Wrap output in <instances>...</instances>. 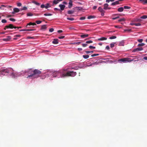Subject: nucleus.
I'll use <instances>...</instances> for the list:
<instances>
[{
    "mask_svg": "<svg viewBox=\"0 0 147 147\" xmlns=\"http://www.w3.org/2000/svg\"><path fill=\"white\" fill-rule=\"evenodd\" d=\"M119 4V1H115L113 3H111V5H114L117 4Z\"/></svg>",
    "mask_w": 147,
    "mask_h": 147,
    "instance_id": "nucleus-17",
    "label": "nucleus"
},
{
    "mask_svg": "<svg viewBox=\"0 0 147 147\" xmlns=\"http://www.w3.org/2000/svg\"><path fill=\"white\" fill-rule=\"evenodd\" d=\"M15 37H20L21 36V35L19 34L16 35L14 36Z\"/></svg>",
    "mask_w": 147,
    "mask_h": 147,
    "instance_id": "nucleus-56",
    "label": "nucleus"
},
{
    "mask_svg": "<svg viewBox=\"0 0 147 147\" xmlns=\"http://www.w3.org/2000/svg\"><path fill=\"white\" fill-rule=\"evenodd\" d=\"M135 25L136 26H140L141 25V24L140 23H135Z\"/></svg>",
    "mask_w": 147,
    "mask_h": 147,
    "instance_id": "nucleus-45",
    "label": "nucleus"
},
{
    "mask_svg": "<svg viewBox=\"0 0 147 147\" xmlns=\"http://www.w3.org/2000/svg\"><path fill=\"white\" fill-rule=\"evenodd\" d=\"M57 32H58V33H61V32H63V31H62V30H58L57 31Z\"/></svg>",
    "mask_w": 147,
    "mask_h": 147,
    "instance_id": "nucleus-63",
    "label": "nucleus"
},
{
    "mask_svg": "<svg viewBox=\"0 0 147 147\" xmlns=\"http://www.w3.org/2000/svg\"><path fill=\"white\" fill-rule=\"evenodd\" d=\"M89 48L90 49H95V47H93L92 46H90L89 47Z\"/></svg>",
    "mask_w": 147,
    "mask_h": 147,
    "instance_id": "nucleus-48",
    "label": "nucleus"
},
{
    "mask_svg": "<svg viewBox=\"0 0 147 147\" xmlns=\"http://www.w3.org/2000/svg\"><path fill=\"white\" fill-rule=\"evenodd\" d=\"M109 6V5L107 3H105L104 5L103 9L106 10L107 9V7Z\"/></svg>",
    "mask_w": 147,
    "mask_h": 147,
    "instance_id": "nucleus-15",
    "label": "nucleus"
},
{
    "mask_svg": "<svg viewBox=\"0 0 147 147\" xmlns=\"http://www.w3.org/2000/svg\"><path fill=\"white\" fill-rule=\"evenodd\" d=\"M143 59H144L145 60H147V57H144Z\"/></svg>",
    "mask_w": 147,
    "mask_h": 147,
    "instance_id": "nucleus-64",
    "label": "nucleus"
},
{
    "mask_svg": "<svg viewBox=\"0 0 147 147\" xmlns=\"http://www.w3.org/2000/svg\"><path fill=\"white\" fill-rule=\"evenodd\" d=\"M14 26H13V25L11 24H9L8 25L6 26V28H9L12 29L14 28Z\"/></svg>",
    "mask_w": 147,
    "mask_h": 147,
    "instance_id": "nucleus-9",
    "label": "nucleus"
},
{
    "mask_svg": "<svg viewBox=\"0 0 147 147\" xmlns=\"http://www.w3.org/2000/svg\"><path fill=\"white\" fill-rule=\"evenodd\" d=\"M117 10L119 12H122L123 10V7H119L118 9Z\"/></svg>",
    "mask_w": 147,
    "mask_h": 147,
    "instance_id": "nucleus-19",
    "label": "nucleus"
},
{
    "mask_svg": "<svg viewBox=\"0 0 147 147\" xmlns=\"http://www.w3.org/2000/svg\"><path fill=\"white\" fill-rule=\"evenodd\" d=\"M27 39H34V37H30V36H28L27 37Z\"/></svg>",
    "mask_w": 147,
    "mask_h": 147,
    "instance_id": "nucleus-42",
    "label": "nucleus"
},
{
    "mask_svg": "<svg viewBox=\"0 0 147 147\" xmlns=\"http://www.w3.org/2000/svg\"><path fill=\"white\" fill-rule=\"evenodd\" d=\"M107 39V38L105 37H102L100 38H98V41H102L106 40Z\"/></svg>",
    "mask_w": 147,
    "mask_h": 147,
    "instance_id": "nucleus-14",
    "label": "nucleus"
},
{
    "mask_svg": "<svg viewBox=\"0 0 147 147\" xmlns=\"http://www.w3.org/2000/svg\"><path fill=\"white\" fill-rule=\"evenodd\" d=\"M54 10H58L59 11H60V9H57V8H54Z\"/></svg>",
    "mask_w": 147,
    "mask_h": 147,
    "instance_id": "nucleus-58",
    "label": "nucleus"
},
{
    "mask_svg": "<svg viewBox=\"0 0 147 147\" xmlns=\"http://www.w3.org/2000/svg\"><path fill=\"white\" fill-rule=\"evenodd\" d=\"M97 8V6H94L93 7V9H95Z\"/></svg>",
    "mask_w": 147,
    "mask_h": 147,
    "instance_id": "nucleus-62",
    "label": "nucleus"
},
{
    "mask_svg": "<svg viewBox=\"0 0 147 147\" xmlns=\"http://www.w3.org/2000/svg\"><path fill=\"white\" fill-rule=\"evenodd\" d=\"M88 34H82L80 36L83 38L88 37Z\"/></svg>",
    "mask_w": 147,
    "mask_h": 147,
    "instance_id": "nucleus-18",
    "label": "nucleus"
},
{
    "mask_svg": "<svg viewBox=\"0 0 147 147\" xmlns=\"http://www.w3.org/2000/svg\"><path fill=\"white\" fill-rule=\"evenodd\" d=\"M124 45V43L123 42H120L119 46H123Z\"/></svg>",
    "mask_w": 147,
    "mask_h": 147,
    "instance_id": "nucleus-29",
    "label": "nucleus"
},
{
    "mask_svg": "<svg viewBox=\"0 0 147 147\" xmlns=\"http://www.w3.org/2000/svg\"><path fill=\"white\" fill-rule=\"evenodd\" d=\"M11 76H12V78H14L17 77V74L14 72H12Z\"/></svg>",
    "mask_w": 147,
    "mask_h": 147,
    "instance_id": "nucleus-13",
    "label": "nucleus"
},
{
    "mask_svg": "<svg viewBox=\"0 0 147 147\" xmlns=\"http://www.w3.org/2000/svg\"><path fill=\"white\" fill-rule=\"evenodd\" d=\"M73 5L72 1V0H69V3L68 7L69 8H71Z\"/></svg>",
    "mask_w": 147,
    "mask_h": 147,
    "instance_id": "nucleus-11",
    "label": "nucleus"
},
{
    "mask_svg": "<svg viewBox=\"0 0 147 147\" xmlns=\"http://www.w3.org/2000/svg\"><path fill=\"white\" fill-rule=\"evenodd\" d=\"M101 63V61H99L98 62H96L93 63V64L97 65L99 63Z\"/></svg>",
    "mask_w": 147,
    "mask_h": 147,
    "instance_id": "nucleus-24",
    "label": "nucleus"
},
{
    "mask_svg": "<svg viewBox=\"0 0 147 147\" xmlns=\"http://www.w3.org/2000/svg\"><path fill=\"white\" fill-rule=\"evenodd\" d=\"M125 19L124 18H122L120 19L119 20H118L119 22H121V21H125Z\"/></svg>",
    "mask_w": 147,
    "mask_h": 147,
    "instance_id": "nucleus-32",
    "label": "nucleus"
},
{
    "mask_svg": "<svg viewBox=\"0 0 147 147\" xmlns=\"http://www.w3.org/2000/svg\"><path fill=\"white\" fill-rule=\"evenodd\" d=\"M117 37L115 36H113L109 37V38L110 39H113L116 38Z\"/></svg>",
    "mask_w": 147,
    "mask_h": 147,
    "instance_id": "nucleus-34",
    "label": "nucleus"
},
{
    "mask_svg": "<svg viewBox=\"0 0 147 147\" xmlns=\"http://www.w3.org/2000/svg\"><path fill=\"white\" fill-rule=\"evenodd\" d=\"M143 49L142 47H138L134 49L132 51L133 52H136L137 51H141L143 50Z\"/></svg>",
    "mask_w": 147,
    "mask_h": 147,
    "instance_id": "nucleus-6",
    "label": "nucleus"
},
{
    "mask_svg": "<svg viewBox=\"0 0 147 147\" xmlns=\"http://www.w3.org/2000/svg\"><path fill=\"white\" fill-rule=\"evenodd\" d=\"M83 57L85 59H87L89 58V55H83Z\"/></svg>",
    "mask_w": 147,
    "mask_h": 147,
    "instance_id": "nucleus-26",
    "label": "nucleus"
},
{
    "mask_svg": "<svg viewBox=\"0 0 147 147\" xmlns=\"http://www.w3.org/2000/svg\"><path fill=\"white\" fill-rule=\"evenodd\" d=\"M1 22L3 23H6L7 22L6 20L5 19H3L2 20Z\"/></svg>",
    "mask_w": 147,
    "mask_h": 147,
    "instance_id": "nucleus-43",
    "label": "nucleus"
},
{
    "mask_svg": "<svg viewBox=\"0 0 147 147\" xmlns=\"http://www.w3.org/2000/svg\"><path fill=\"white\" fill-rule=\"evenodd\" d=\"M41 22H42V21H40V20L36 21V23L37 24H40V23H41Z\"/></svg>",
    "mask_w": 147,
    "mask_h": 147,
    "instance_id": "nucleus-39",
    "label": "nucleus"
},
{
    "mask_svg": "<svg viewBox=\"0 0 147 147\" xmlns=\"http://www.w3.org/2000/svg\"><path fill=\"white\" fill-rule=\"evenodd\" d=\"M87 45V44H82V46L83 47H86Z\"/></svg>",
    "mask_w": 147,
    "mask_h": 147,
    "instance_id": "nucleus-54",
    "label": "nucleus"
},
{
    "mask_svg": "<svg viewBox=\"0 0 147 147\" xmlns=\"http://www.w3.org/2000/svg\"><path fill=\"white\" fill-rule=\"evenodd\" d=\"M106 49H107L109 50L110 49V47L109 46H107L106 47Z\"/></svg>",
    "mask_w": 147,
    "mask_h": 147,
    "instance_id": "nucleus-60",
    "label": "nucleus"
},
{
    "mask_svg": "<svg viewBox=\"0 0 147 147\" xmlns=\"http://www.w3.org/2000/svg\"><path fill=\"white\" fill-rule=\"evenodd\" d=\"M52 15V14H51V13H45L44 14V15L45 16H51Z\"/></svg>",
    "mask_w": 147,
    "mask_h": 147,
    "instance_id": "nucleus-36",
    "label": "nucleus"
},
{
    "mask_svg": "<svg viewBox=\"0 0 147 147\" xmlns=\"http://www.w3.org/2000/svg\"><path fill=\"white\" fill-rule=\"evenodd\" d=\"M40 7L42 8H45V5L44 4H42L41 5Z\"/></svg>",
    "mask_w": 147,
    "mask_h": 147,
    "instance_id": "nucleus-52",
    "label": "nucleus"
},
{
    "mask_svg": "<svg viewBox=\"0 0 147 147\" xmlns=\"http://www.w3.org/2000/svg\"><path fill=\"white\" fill-rule=\"evenodd\" d=\"M74 11L72 10H69L67 11V13L69 14H72L74 13Z\"/></svg>",
    "mask_w": 147,
    "mask_h": 147,
    "instance_id": "nucleus-21",
    "label": "nucleus"
},
{
    "mask_svg": "<svg viewBox=\"0 0 147 147\" xmlns=\"http://www.w3.org/2000/svg\"><path fill=\"white\" fill-rule=\"evenodd\" d=\"M47 28L46 25H44L41 26V30H45Z\"/></svg>",
    "mask_w": 147,
    "mask_h": 147,
    "instance_id": "nucleus-16",
    "label": "nucleus"
},
{
    "mask_svg": "<svg viewBox=\"0 0 147 147\" xmlns=\"http://www.w3.org/2000/svg\"><path fill=\"white\" fill-rule=\"evenodd\" d=\"M92 42H93V41H92L89 40V41H86V43L89 44V43H92Z\"/></svg>",
    "mask_w": 147,
    "mask_h": 147,
    "instance_id": "nucleus-40",
    "label": "nucleus"
},
{
    "mask_svg": "<svg viewBox=\"0 0 147 147\" xmlns=\"http://www.w3.org/2000/svg\"><path fill=\"white\" fill-rule=\"evenodd\" d=\"M143 40V39H139L138 40V41L139 42H142Z\"/></svg>",
    "mask_w": 147,
    "mask_h": 147,
    "instance_id": "nucleus-46",
    "label": "nucleus"
},
{
    "mask_svg": "<svg viewBox=\"0 0 147 147\" xmlns=\"http://www.w3.org/2000/svg\"><path fill=\"white\" fill-rule=\"evenodd\" d=\"M133 61V59H131L130 58H125L119 59L118 60L119 62H122L123 63H126L127 62H131Z\"/></svg>",
    "mask_w": 147,
    "mask_h": 147,
    "instance_id": "nucleus-4",
    "label": "nucleus"
},
{
    "mask_svg": "<svg viewBox=\"0 0 147 147\" xmlns=\"http://www.w3.org/2000/svg\"><path fill=\"white\" fill-rule=\"evenodd\" d=\"M76 72L73 71H66L64 70L63 73L60 75V77L61 78H63L68 76L74 77L76 76Z\"/></svg>",
    "mask_w": 147,
    "mask_h": 147,
    "instance_id": "nucleus-2",
    "label": "nucleus"
},
{
    "mask_svg": "<svg viewBox=\"0 0 147 147\" xmlns=\"http://www.w3.org/2000/svg\"><path fill=\"white\" fill-rule=\"evenodd\" d=\"M116 43V42H113L110 44V47L111 48L113 47L114 46V45Z\"/></svg>",
    "mask_w": 147,
    "mask_h": 147,
    "instance_id": "nucleus-28",
    "label": "nucleus"
},
{
    "mask_svg": "<svg viewBox=\"0 0 147 147\" xmlns=\"http://www.w3.org/2000/svg\"><path fill=\"white\" fill-rule=\"evenodd\" d=\"M58 2L57 0H54L53 1V3L54 4L56 5L58 3Z\"/></svg>",
    "mask_w": 147,
    "mask_h": 147,
    "instance_id": "nucleus-25",
    "label": "nucleus"
},
{
    "mask_svg": "<svg viewBox=\"0 0 147 147\" xmlns=\"http://www.w3.org/2000/svg\"><path fill=\"white\" fill-rule=\"evenodd\" d=\"M26 73H28V76L26 77L27 78L33 79L39 77L41 72L38 69L33 70L32 69H30L26 71Z\"/></svg>",
    "mask_w": 147,
    "mask_h": 147,
    "instance_id": "nucleus-1",
    "label": "nucleus"
},
{
    "mask_svg": "<svg viewBox=\"0 0 147 147\" xmlns=\"http://www.w3.org/2000/svg\"><path fill=\"white\" fill-rule=\"evenodd\" d=\"M85 52L87 54H88L90 53H93V51H85Z\"/></svg>",
    "mask_w": 147,
    "mask_h": 147,
    "instance_id": "nucleus-41",
    "label": "nucleus"
},
{
    "mask_svg": "<svg viewBox=\"0 0 147 147\" xmlns=\"http://www.w3.org/2000/svg\"><path fill=\"white\" fill-rule=\"evenodd\" d=\"M9 20L13 22H15V20L13 18H10L9 19Z\"/></svg>",
    "mask_w": 147,
    "mask_h": 147,
    "instance_id": "nucleus-51",
    "label": "nucleus"
},
{
    "mask_svg": "<svg viewBox=\"0 0 147 147\" xmlns=\"http://www.w3.org/2000/svg\"><path fill=\"white\" fill-rule=\"evenodd\" d=\"M59 7L60 8V11H61V10L63 11L64 9V8L65 7V5H63L60 4L59 5Z\"/></svg>",
    "mask_w": 147,
    "mask_h": 147,
    "instance_id": "nucleus-8",
    "label": "nucleus"
},
{
    "mask_svg": "<svg viewBox=\"0 0 147 147\" xmlns=\"http://www.w3.org/2000/svg\"><path fill=\"white\" fill-rule=\"evenodd\" d=\"M27 31V29H22L20 30V31Z\"/></svg>",
    "mask_w": 147,
    "mask_h": 147,
    "instance_id": "nucleus-57",
    "label": "nucleus"
},
{
    "mask_svg": "<svg viewBox=\"0 0 147 147\" xmlns=\"http://www.w3.org/2000/svg\"><path fill=\"white\" fill-rule=\"evenodd\" d=\"M51 5L50 4L47 3L45 5V8L47 9L48 8L51 7Z\"/></svg>",
    "mask_w": 147,
    "mask_h": 147,
    "instance_id": "nucleus-22",
    "label": "nucleus"
},
{
    "mask_svg": "<svg viewBox=\"0 0 147 147\" xmlns=\"http://www.w3.org/2000/svg\"><path fill=\"white\" fill-rule=\"evenodd\" d=\"M11 39V37L9 36H8L6 37V38H4L3 39V40L4 41H9Z\"/></svg>",
    "mask_w": 147,
    "mask_h": 147,
    "instance_id": "nucleus-7",
    "label": "nucleus"
},
{
    "mask_svg": "<svg viewBox=\"0 0 147 147\" xmlns=\"http://www.w3.org/2000/svg\"><path fill=\"white\" fill-rule=\"evenodd\" d=\"M130 8H131V7H129L128 6H124V7H123V9L124 8V9H130Z\"/></svg>",
    "mask_w": 147,
    "mask_h": 147,
    "instance_id": "nucleus-35",
    "label": "nucleus"
},
{
    "mask_svg": "<svg viewBox=\"0 0 147 147\" xmlns=\"http://www.w3.org/2000/svg\"><path fill=\"white\" fill-rule=\"evenodd\" d=\"M54 44H57L58 43V39L57 38L54 39L52 42Z\"/></svg>",
    "mask_w": 147,
    "mask_h": 147,
    "instance_id": "nucleus-12",
    "label": "nucleus"
},
{
    "mask_svg": "<svg viewBox=\"0 0 147 147\" xmlns=\"http://www.w3.org/2000/svg\"><path fill=\"white\" fill-rule=\"evenodd\" d=\"M124 31H127L128 32H131V29H126L124 30Z\"/></svg>",
    "mask_w": 147,
    "mask_h": 147,
    "instance_id": "nucleus-50",
    "label": "nucleus"
},
{
    "mask_svg": "<svg viewBox=\"0 0 147 147\" xmlns=\"http://www.w3.org/2000/svg\"><path fill=\"white\" fill-rule=\"evenodd\" d=\"M27 16H33V14L30 13H27Z\"/></svg>",
    "mask_w": 147,
    "mask_h": 147,
    "instance_id": "nucleus-38",
    "label": "nucleus"
},
{
    "mask_svg": "<svg viewBox=\"0 0 147 147\" xmlns=\"http://www.w3.org/2000/svg\"><path fill=\"white\" fill-rule=\"evenodd\" d=\"M144 4L147 3V0H144Z\"/></svg>",
    "mask_w": 147,
    "mask_h": 147,
    "instance_id": "nucleus-61",
    "label": "nucleus"
},
{
    "mask_svg": "<svg viewBox=\"0 0 147 147\" xmlns=\"http://www.w3.org/2000/svg\"><path fill=\"white\" fill-rule=\"evenodd\" d=\"M35 30L32 29H27V31H31L34 30Z\"/></svg>",
    "mask_w": 147,
    "mask_h": 147,
    "instance_id": "nucleus-44",
    "label": "nucleus"
},
{
    "mask_svg": "<svg viewBox=\"0 0 147 147\" xmlns=\"http://www.w3.org/2000/svg\"><path fill=\"white\" fill-rule=\"evenodd\" d=\"M145 44L144 43H142L141 44H139L138 45V47H142L145 45Z\"/></svg>",
    "mask_w": 147,
    "mask_h": 147,
    "instance_id": "nucleus-33",
    "label": "nucleus"
},
{
    "mask_svg": "<svg viewBox=\"0 0 147 147\" xmlns=\"http://www.w3.org/2000/svg\"><path fill=\"white\" fill-rule=\"evenodd\" d=\"M54 31V29L53 28H50L49 30V31L50 32H52Z\"/></svg>",
    "mask_w": 147,
    "mask_h": 147,
    "instance_id": "nucleus-53",
    "label": "nucleus"
},
{
    "mask_svg": "<svg viewBox=\"0 0 147 147\" xmlns=\"http://www.w3.org/2000/svg\"><path fill=\"white\" fill-rule=\"evenodd\" d=\"M32 2L33 3H34L36 5H40V3H38V2L35 1H33Z\"/></svg>",
    "mask_w": 147,
    "mask_h": 147,
    "instance_id": "nucleus-27",
    "label": "nucleus"
},
{
    "mask_svg": "<svg viewBox=\"0 0 147 147\" xmlns=\"http://www.w3.org/2000/svg\"><path fill=\"white\" fill-rule=\"evenodd\" d=\"M85 18H86L85 17H81L80 18V20H84L85 19Z\"/></svg>",
    "mask_w": 147,
    "mask_h": 147,
    "instance_id": "nucleus-47",
    "label": "nucleus"
},
{
    "mask_svg": "<svg viewBox=\"0 0 147 147\" xmlns=\"http://www.w3.org/2000/svg\"><path fill=\"white\" fill-rule=\"evenodd\" d=\"M67 19L69 20L73 21L74 20V18H67Z\"/></svg>",
    "mask_w": 147,
    "mask_h": 147,
    "instance_id": "nucleus-37",
    "label": "nucleus"
},
{
    "mask_svg": "<svg viewBox=\"0 0 147 147\" xmlns=\"http://www.w3.org/2000/svg\"><path fill=\"white\" fill-rule=\"evenodd\" d=\"M36 24L35 23L33 22H30L26 26V28H28V26H30V25H32V26H34L36 25Z\"/></svg>",
    "mask_w": 147,
    "mask_h": 147,
    "instance_id": "nucleus-10",
    "label": "nucleus"
},
{
    "mask_svg": "<svg viewBox=\"0 0 147 147\" xmlns=\"http://www.w3.org/2000/svg\"><path fill=\"white\" fill-rule=\"evenodd\" d=\"M13 11L12 12V13L13 14H15L16 13H17L20 11V9H19L18 8H15L13 9Z\"/></svg>",
    "mask_w": 147,
    "mask_h": 147,
    "instance_id": "nucleus-5",
    "label": "nucleus"
},
{
    "mask_svg": "<svg viewBox=\"0 0 147 147\" xmlns=\"http://www.w3.org/2000/svg\"><path fill=\"white\" fill-rule=\"evenodd\" d=\"M27 7L26 6H24L22 8L20 9V10L21 11L22 10H27Z\"/></svg>",
    "mask_w": 147,
    "mask_h": 147,
    "instance_id": "nucleus-20",
    "label": "nucleus"
},
{
    "mask_svg": "<svg viewBox=\"0 0 147 147\" xmlns=\"http://www.w3.org/2000/svg\"><path fill=\"white\" fill-rule=\"evenodd\" d=\"M22 4L20 3H17V5L18 7H20L22 5Z\"/></svg>",
    "mask_w": 147,
    "mask_h": 147,
    "instance_id": "nucleus-49",
    "label": "nucleus"
},
{
    "mask_svg": "<svg viewBox=\"0 0 147 147\" xmlns=\"http://www.w3.org/2000/svg\"><path fill=\"white\" fill-rule=\"evenodd\" d=\"M101 15L102 16H104V13H105V11H104V12H101Z\"/></svg>",
    "mask_w": 147,
    "mask_h": 147,
    "instance_id": "nucleus-59",
    "label": "nucleus"
},
{
    "mask_svg": "<svg viewBox=\"0 0 147 147\" xmlns=\"http://www.w3.org/2000/svg\"><path fill=\"white\" fill-rule=\"evenodd\" d=\"M64 37H65L64 36H60L58 38L59 39H62V38H64Z\"/></svg>",
    "mask_w": 147,
    "mask_h": 147,
    "instance_id": "nucleus-55",
    "label": "nucleus"
},
{
    "mask_svg": "<svg viewBox=\"0 0 147 147\" xmlns=\"http://www.w3.org/2000/svg\"><path fill=\"white\" fill-rule=\"evenodd\" d=\"M13 69L11 68L2 69L0 70V72L1 74L3 75H6L7 74L12 72Z\"/></svg>",
    "mask_w": 147,
    "mask_h": 147,
    "instance_id": "nucleus-3",
    "label": "nucleus"
},
{
    "mask_svg": "<svg viewBox=\"0 0 147 147\" xmlns=\"http://www.w3.org/2000/svg\"><path fill=\"white\" fill-rule=\"evenodd\" d=\"M140 18L142 19H145L147 18V16L146 15H144L141 16L140 17Z\"/></svg>",
    "mask_w": 147,
    "mask_h": 147,
    "instance_id": "nucleus-31",
    "label": "nucleus"
},
{
    "mask_svg": "<svg viewBox=\"0 0 147 147\" xmlns=\"http://www.w3.org/2000/svg\"><path fill=\"white\" fill-rule=\"evenodd\" d=\"M95 16H88L87 18L88 19H90L92 18H94Z\"/></svg>",
    "mask_w": 147,
    "mask_h": 147,
    "instance_id": "nucleus-30",
    "label": "nucleus"
},
{
    "mask_svg": "<svg viewBox=\"0 0 147 147\" xmlns=\"http://www.w3.org/2000/svg\"><path fill=\"white\" fill-rule=\"evenodd\" d=\"M98 9V11H100V12H104V10L101 7H99Z\"/></svg>",
    "mask_w": 147,
    "mask_h": 147,
    "instance_id": "nucleus-23",
    "label": "nucleus"
}]
</instances>
